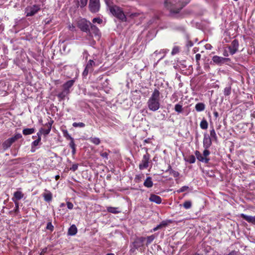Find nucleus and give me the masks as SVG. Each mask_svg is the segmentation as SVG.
Returning <instances> with one entry per match:
<instances>
[{
    "instance_id": "1",
    "label": "nucleus",
    "mask_w": 255,
    "mask_h": 255,
    "mask_svg": "<svg viewBox=\"0 0 255 255\" xmlns=\"http://www.w3.org/2000/svg\"><path fill=\"white\" fill-rule=\"evenodd\" d=\"M190 0H177L174 3L166 0L164 2L165 6L170 10V13L173 14L178 13L180 10L190 2Z\"/></svg>"
},
{
    "instance_id": "2",
    "label": "nucleus",
    "mask_w": 255,
    "mask_h": 255,
    "mask_svg": "<svg viewBox=\"0 0 255 255\" xmlns=\"http://www.w3.org/2000/svg\"><path fill=\"white\" fill-rule=\"evenodd\" d=\"M160 92L157 89H155L147 102L149 109L152 111H156L160 107Z\"/></svg>"
},
{
    "instance_id": "3",
    "label": "nucleus",
    "mask_w": 255,
    "mask_h": 255,
    "mask_svg": "<svg viewBox=\"0 0 255 255\" xmlns=\"http://www.w3.org/2000/svg\"><path fill=\"white\" fill-rule=\"evenodd\" d=\"M110 11L111 14L118 19L121 22H126L127 20V18L124 12L123 9L117 5L110 6Z\"/></svg>"
},
{
    "instance_id": "4",
    "label": "nucleus",
    "mask_w": 255,
    "mask_h": 255,
    "mask_svg": "<svg viewBox=\"0 0 255 255\" xmlns=\"http://www.w3.org/2000/svg\"><path fill=\"white\" fill-rule=\"evenodd\" d=\"M91 22L85 18H81L77 21V26L83 32H86L90 31V26Z\"/></svg>"
},
{
    "instance_id": "5",
    "label": "nucleus",
    "mask_w": 255,
    "mask_h": 255,
    "mask_svg": "<svg viewBox=\"0 0 255 255\" xmlns=\"http://www.w3.org/2000/svg\"><path fill=\"white\" fill-rule=\"evenodd\" d=\"M22 135L20 133H16L13 136L5 140L2 144L4 150L8 149L16 140L21 138Z\"/></svg>"
},
{
    "instance_id": "6",
    "label": "nucleus",
    "mask_w": 255,
    "mask_h": 255,
    "mask_svg": "<svg viewBox=\"0 0 255 255\" xmlns=\"http://www.w3.org/2000/svg\"><path fill=\"white\" fill-rule=\"evenodd\" d=\"M101 7L100 0H89L88 8L89 11L92 13H96L99 11Z\"/></svg>"
},
{
    "instance_id": "7",
    "label": "nucleus",
    "mask_w": 255,
    "mask_h": 255,
    "mask_svg": "<svg viewBox=\"0 0 255 255\" xmlns=\"http://www.w3.org/2000/svg\"><path fill=\"white\" fill-rule=\"evenodd\" d=\"M40 9L39 5L34 4L28 6L25 8V12L26 16H31L37 13Z\"/></svg>"
},
{
    "instance_id": "8",
    "label": "nucleus",
    "mask_w": 255,
    "mask_h": 255,
    "mask_svg": "<svg viewBox=\"0 0 255 255\" xmlns=\"http://www.w3.org/2000/svg\"><path fill=\"white\" fill-rule=\"evenodd\" d=\"M145 240L144 237L137 238L132 243V248L130 251L132 253L134 252L135 250L143 246V243Z\"/></svg>"
},
{
    "instance_id": "9",
    "label": "nucleus",
    "mask_w": 255,
    "mask_h": 255,
    "mask_svg": "<svg viewBox=\"0 0 255 255\" xmlns=\"http://www.w3.org/2000/svg\"><path fill=\"white\" fill-rule=\"evenodd\" d=\"M150 157V154L147 152L143 155L141 163L139 165V168L140 170L146 169L148 167Z\"/></svg>"
},
{
    "instance_id": "10",
    "label": "nucleus",
    "mask_w": 255,
    "mask_h": 255,
    "mask_svg": "<svg viewBox=\"0 0 255 255\" xmlns=\"http://www.w3.org/2000/svg\"><path fill=\"white\" fill-rule=\"evenodd\" d=\"M87 34L90 36H93L94 35V36L97 37L98 39L100 38L101 35L99 29L92 23H91L90 26V31L88 32Z\"/></svg>"
},
{
    "instance_id": "11",
    "label": "nucleus",
    "mask_w": 255,
    "mask_h": 255,
    "mask_svg": "<svg viewBox=\"0 0 255 255\" xmlns=\"http://www.w3.org/2000/svg\"><path fill=\"white\" fill-rule=\"evenodd\" d=\"M96 66V63L93 60H90L86 64V67L83 72V76L86 77L89 73L93 72V67Z\"/></svg>"
},
{
    "instance_id": "12",
    "label": "nucleus",
    "mask_w": 255,
    "mask_h": 255,
    "mask_svg": "<svg viewBox=\"0 0 255 255\" xmlns=\"http://www.w3.org/2000/svg\"><path fill=\"white\" fill-rule=\"evenodd\" d=\"M239 47V43L238 40L237 39L233 40L231 45L228 47L230 54L234 55L238 51Z\"/></svg>"
},
{
    "instance_id": "13",
    "label": "nucleus",
    "mask_w": 255,
    "mask_h": 255,
    "mask_svg": "<svg viewBox=\"0 0 255 255\" xmlns=\"http://www.w3.org/2000/svg\"><path fill=\"white\" fill-rule=\"evenodd\" d=\"M212 60L214 63L218 65H221L224 63L229 62L231 60L230 58H224L217 55L214 56Z\"/></svg>"
},
{
    "instance_id": "14",
    "label": "nucleus",
    "mask_w": 255,
    "mask_h": 255,
    "mask_svg": "<svg viewBox=\"0 0 255 255\" xmlns=\"http://www.w3.org/2000/svg\"><path fill=\"white\" fill-rule=\"evenodd\" d=\"M212 145V140L207 133H204L203 138V147L204 149H208Z\"/></svg>"
},
{
    "instance_id": "15",
    "label": "nucleus",
    "mask_w": 255,
    "mask_h": 255,
    "mask_svg": "<svg viewBox=\"0 0 255 255\" xmlns=\"http://www.w3.org/2000/svg\"><path fill=\"white\" fill-rule=\"evenodd\" d=\"M75 82V79H72L67 81L62 86L63 90L70 93V89L73 86Z\"/></svg>"
},
{
    "instance_id": "16",
    "label": "nucleus",
    "mask_w": 255,
    "mask_h": 255,
    "mask_svg": "<svg viewBox=\"0 0 255 255\" xmlns=\"http://www.w3.org/2000/svg\"><path fill=\"white\" fill-rule=\"evenodd\" d=\"M53 122V121H51L48 122V123L46 124L45 125V127H46V128H40V130L42 132L43 134H44L45 135H46L49 133V132H50L51 129V127H52Z\"/></svg>"
},
{
    "instance_id": "17",
    "label": "nucleus",
    "mask_w": 255,
    "mask_h": 255,
    "mask_svg": "<svg viewBox=\"0 0 255 255\" xmlns=\"http://www.w3.org/2000/svg\"><path fill=\"white\" fill-rule=\"evenodd\" d=\"M42 196L44 198V201L47 202H50L52 200V193L47 189L44 190V192L43 193Z\"/></svg>"
},
{
    "instance_id": "18",
    "label": "nucleus",
    "mask_w": 255,
    "mask_h": 255,
    "mask_svg": "<svg viewBox=\"0 0 255 255\" xmlns=\"http://www.w3.org/2000/svg\"><path fill=\"white\" fill-rule=\"evenodd\" d=\"M195 154L197 159L200 161L205 163H208L209 162L210 158L208 157H204L203 155H202L199 151L196 150Z\"/></svg>"
},
{
    "instance_id": "19",
    "label": "nucleus",
    "mask_w": 255,
    "mask_h": 255,
    "mask_svg": "<svg viewBox=\"0 0 255 255\" xmlns=\"http://www.w3.org/2000/svg\"><path fill=\"white\" fill-rule=\"evenodd\" d=\"M24 197V194L20 191H16L13 193V196L11 199L12 201L18 202V201L22 199Z\"/></svg>"
},
{
    "instance_id": "20",
    "label": "nucleus",
    "mask_w": 255,
    "mask_h": 255,
    "mask_svg": "<svg viewBox=\"0 0 255 255\" xmlns=\"http://www.w3.org/2000/svg\"><path fill=\"white\" fill-rule=\"evenodd\" d=\"M149 200L150 202H154L157 204H160L162 202L161 198L160 196L154 194H150V197L149 198Z\"/></svg>"
},
{
    "instance_id": "21",
    "label": "nucleus",
    "mask_w": 255,
    "mask_h": 255,
    "mask_svg": "<svg viewBox=\"0 0 255 255\" xmlns=\"http://www.w3.org/2000/svg\"><path fill=\"white\" fill-rule=\"evenodd\" d=\"M240 216L248 222L255 225V216H248L244 214H241Z\"/></svg>"
},
{
    "instance_id": "22",
    "label": "nucleus",
    "mask_w": 255,
    "mask_h": 255,
    "mask_svg": "<svg viewBox=\"0 0 255 255\" xmlns=\"http://www.w3.org/2000/svg\"><path fill=\"white\" fill-rule=\"evenodd\" d=\"M153 183L151 177H147L143 182V185L147 188H151L153 186Z\"/></svg>"
},
{
    "instance_id": "23",
    "label": "nucleus",
    "mask_w": 255,
    "mask_h": 255,
    "mask_svg": "<svg viewBox=\"0 0 255 255\" xmlns=\"http://www.w3.org/2000/svg\"><path fill=\"white\" fill-rule=\"evenodd\" d=\"M77 229L75 225H73L68 229V234L70 236H74L76 234Z\"/></svg>"
},
{
    "instance_id": "24",
    "label": "nucleus",
    "mask_w": 255,
    "mask_h": 255,
    "mask_svg": "<svg viewBox=\"0 0 255 255\" xmlns=\"http://www.w3.org/2000/svg\"><path fill=\"white\" fill-rule=\"evenodd\" d=\"M195 110L197 112H202L205 109V105L203 103H198L195 105Z\"/></svg>"
},
{
    "instance_id": "25",
    "label": "nucleus",
    "mask_w": 255,
    "mask_h": 255,
    "mask_svg": "<svg viewBox=\"0 0 255 255\" xmlns=\"http://www.w3.org/2000/svg\"><path fill=\"white\" fill-rule=\"evenodd\" d=\"M107 211L113 214H118L121 212L118 207H108L107 208Z\"/></svg>"
},
{
    "instance_id": "26",
    "label": "nucleus",
    "mask_w": 255,
    "mask_h": 255,
    "mask_svg": "<svg viewBox=\"0 0 255 255\" xmlns=\"http://www.w3.org/2000/svg\"><path fill=\"white\" fill-rule=\"evenodd\" d=\"M35 129L34 128H26L22 130V133L25 135H29L35 132Z\"/></svg>"
},
{
    "instance_id": "27",
    "label": "nucleus",
    "mask_w": 255,
    "mask_h": 255,
    "mask_svg": "<svg viewBox=\"0 0 255 255\" xmlns=\"http://www.w3.org/2000/svg\"><path fill=\"white\" fill-rule=\"evenodd\" d=\"M69 94V93L63 89L62 91L57 95V97L61 100H64L65 98Z\"/></svg>"
},
{
    "instance_id": "28",
    "label": "nucleus",
    "mask_w": 255,
    "mask_h": 255,
    "mask_svg": "<svg viewBox=\"0 0 255 255\" xmlns=\"http://www.w3.org/2000/svg\"><path fill=\"white\" fill-rule=\"evenodd\" d=\"M89 140L95 145H99L101 142V140L98 137H91L89 138Z\"/></svg>"
},
{
    "instance_id": "29",
    "label": "nucleus",
    "mask_w": 255,
    "mask_h": 255,
    "mask_svg": "<svg viewBox=\"0 0 255 255\" xmlns=\"http://www.w3.org/2000/svg\"><path fill=\"white\" fill-rule=\"evenodd\" d=\"M88 3V0H79L78 1V7L83 8L86 6Z\"/></svg>"
},
{
    "instance_id": "30",
    "label": "nucleus",
    "mask_w": 255,
    "mask_h": 255,
    "mask_svg": "<svg viewBox=\"0 0 255 255\" xmlns=\"http://www.w3.org/2000/svg\"><path fill=\"white\" fill-rule=\"evenodd\" d=\"M200 127L203 129H206L208 128V124L206 120H202L200 124Z\"/></svg>"
},
{
    "instance_id": "31",
    "label": "nucleus",
    "mask_w": 255,
    "mask_h": 255,
    "mask_svg": "<svg viewBox=\"0 0 255 255\" xmlns=\"http://www.w3.org/2000/svg\"><path fill=\"white\" fill-rule=\"evenodd\" d=\"M175 110L179 113H181L182 112V103H179L175 105Z\"/></svg>"
},
{
    "instance_id": "32",
    "label": "nucleus",
    "mask_w": 255,
    "mask_h": 255,
    "mask_svg": "<svg viewBox=\"0 0 255 255\" xmlns=\"http://www.w3.org/2000/svg\"><path fill=\"white\" fill-rule=\"evenodd\" d=\"M186 161L190 163H194L196 161V158L194 155H191L188 157Z\"/></svg>"
},
{
    "instance_id": "33",
    "label": "nucleus",
    "mask_w": 255,
    "mask_h": 255,
    "mask_svg": "<svg viewBox=\"0 0 255 255\" xmlns=\"http://www.w3.org/2000/svg\"><path fill=\"white\" fill-rule=\"evenodd\" d=\"M183 206L184 208L186 209H190L192 206V202L191 201H186L184 202V203L183 204Z\"/></svg>"
},
{
    "instance_id": "34",
    "label": "nucleus",
    "mask_w": 255,
    "mask_h": 255,
    "mask_svg": "<svg viewBox=\"0 0 255 255\" xmlns=\"http://www.w3.org/2000/svg\"><path fill=\"white\" fill-rule=\"evenodd\" d=\"M231 93V86L226 87L224 90V94L225 96H229Z\"/></svg>"
},
{
    "instance_id": "35",
    "label": "nucleus",
    "mask_w": 255,
    "mask_h": 255,
    "mask_svg": "<svg viewBox=\"0 0 255 255\" xmlns=\"http://www.w3.org/2000/svg\"><path fill=\"white\" fill-rule=\"evenodd\" d=\"M63 136L66 138L67 140L72 139V137L69 134L68 131L67 130H63Z\"/></svg>"
},
{
    "instance_id": "36",
    "label": "nucleus",
    "mask_w": 255,
    "mask_h": 255,
    "mask_svg": "<svg viewBox=\"0 0 255 255\" xmlns=\"http://www.w3.org/2000/svg\"><path fill=\"white\" fill-rule=\"evenodd\" d=\"M210 136L215 141L217 140V136L216 135L215 130L213 128L210 130Z\"/></svg>"
},
{
    "instance_id": "37",
    "label": "nucleus",
    "mask_w": 255,
    "mask_h": 255,
    "mask_svg": "<svg viewBox=\"0 0 255 255\" xmlns=\"http://www.w3.org/2000/svg\"><path fill=\"white\" fill-rule=\"evenodd\" d=\"M72 126L74 128H84L85 127V124L83 123H73Z\"/></svg>"
},
{
    "instance_id": "38",
    "label": "nucleus",
    "mask_w": 255,
    "mask_h": 255,
    "mask_svg": "<svg viewBox=\"0 0 255 255\" xmlns=\"http://www.w3.org/2000/svg\"><path fill=\"white\" fill-rule=\"evenodd\" d=\"M180 48L178 46H175L172 49V50L171 51V55H174L179 52Z\"/></svg>"
},
{
    "instance_id": "39",
    "label": "nucleus",
    "mask_w": 255,
    "mask_h": 255,
    "mask_svg": "<svg viewBox=\"0 0 255 255\" xmlns=\"http://www.w3.org/2000/svg\"><path fill=\"white\" fill-rule=\"evenodd\" d=\"M41 144V138H37L36 139H35V140H34L32 143H31V145L32 146H36L39 144Z\"/></svg>"
},
{
    "instance_id": "40",
    "label": "nucleus",
    "mask_w": 255,
    "mask_h": 255,
    "mask_svg": "<svg viewBox=\"0 0 255 255\" xmlns=\"http://www.w3.org/2000/svg\"><path fill=\"white\" fill-rule=\"evenodd\" d=\"M169 50H167V49H162L161 50H160L159 52H158L157 51H156L154 52V54L155 55H157V54L160 53H164V55L163 56L161 57L160 58V59L163 58L164 57V55L166 53H167Z\"/></svg>"
},
{
    "instance_id": "41",
    "label": "nucleus",
    "mask_w": 255,
    "mask_h": 255,
    "mask_svg": "<svg viewBox=\"0 0 255 255\" xmlns=\"http://www.w3.org/2000/svg\"><path fill=\"white\" fill-rule=\"evenodd\" d=\"M154 235H151L147 237L146 245L150 244L154 239Z\"/></svg>"
},
{
    "instance_id": "42",
    "label": "nucleus",
    "mask_w": 255,
    "mask_h": 255,
    "mask_svg": "<svg viewBox=\"0 0 255 255\" xmlns=\"http://www.w3.org/2000/svg\"><path fill=\"white\" fill-rule=\"evenodd\" d=\"M167 222L166 221H163L160 224L157 225L156 227L159 229L162 228L163 227H165L167 225Z\"/></svg>"
},
{
    "instance_id": "43",
    "label": "nucleus",
    "mask_w": 255,
    "mask_h": 255,
    "mask_svg": "<svg viewBox=\"0 0 255 255\" xmlns=\"http://www.w3.org/2000/svg\"><path fill=\"white\" fill-rule=\"evenodd\" d=\"M46 228L47 230H50L51 232H52L54 230V226L52 225L51 222H50L47 224Z\"/></svg>"
},
{
    "instance_id": "44",
    "label": "nucleus",
    "mask_w": 255,
    "mask_h": 255,
    "mask_svg": "<svg viewBox=\"0 0 255 255\" xmlns=\"http://www.w3.org/2000/svg\"><path fill=\"white\" fill-rule=\"evenodd\" d=\"M93 23H98L99 24H101L103 22V20L99 17H95L92 20Z\"/></svg>"
},
{
    "instance_id": "45",
    "label": "nucleus",
    "mask_w": 255,
    "mask_h": 255,
    "mask_svg": "<svg viewBox=\"0 0 255 255\" xmlns=\"http://www.w3.org/2000/svg\"><path fill=\"white\" fill-rule=\"evenodd\" d=\"M210 154V151L208 150V149H204V150L203 152V155L204 157H208L209 155Z\"/></svg>"
},
{
    "instance_id": "46",
    "label": "nucleus",
    "mask_w": 255,
    "mask_h": 255,
    "mask_svg": "<svg viewBox=\"0 0 255 255\" xmlns=\"http://www.w3.org/2000/svg\"><path fill=\"white\" fill-rule=\"evenodd\" d=\"M188 188H189L188 186H182L181 188H180L178 190H177V192L178 193L183 192L186 191Z\"/></svg>"
},
{
    "instance_id": "47",
    "label": "nucleus",
    "mask_w": 255,
    "mask_h": 255,
    "mask_svg": "<svg viewBox=\"0 0 255 255\" xmlns=\"http://www.w3.org/2000/svg\"><path fill=\"white\" fill-rule=\"evenodd\" d=\"M201 54H197L195 56V59L197 65H199V60L201 59Z\"/></svg>"
},
{
    "instance_id": "48",
    "label": "nucleus",
    "mask_w": 255,
    "mask_h": 255,
    "mask_svg": "<svg viewBox=\"0 0 255 255\" xmlns=\"http://www.w3.org/2000/svg\"><path fill=\"white\" fill-rule=\"evenodd\" d=\"M69 140H70V142L69 143V146L71 148H73V147H76V144H75L74 138H72V139H69Z\"/></svg>"
},
{
    "instance_id": "49",
    "label": "nucleus",
    "mask_w": 255,
    "mask_h": 255,
    "mask_svg": "<svg viewBox=\"0 0 255 255\" xmlns=\"http://www.w3.org/2000/svg\"><path fill=\"white\" fill-rule=\"evenodd\" d=\"M170 174H172L174 177H177L179 176V173L174 170H172L171 173Z\"/></svg>"
},
{
    "instance_id": "50",
    "label": "nucleus",
    "mask_w": 255,
    "mask_h": 255,
    "mask_svg": "<svg viewBox=\"0 0 255 255\" xmlns=\"http://www.w3.org/2000/svg\"><path fill=\"white\" fill-rule=\"evenodd\" d=\"M178 100V97L176 94V93H174L172 94L171 97V100H174V102H175L177 101Z\"/></svg>"
},
{
    "instance_id": "51",
    "label": "nucleus",
    "mask_w": 255,
    "mask_h": 255,
    "mask_svg": "<svg viewBox=\"0 0 255 255\" xmlns=\"http://www.w3.org/2000/svg\"><path fill=\"white\" fill-rule=\"evenodd\" d=\"M100 155L103 157V158H105L106 159H108V153L106 152H102L100 153Z\"/></svg>"
},
{
    "instance_id": "52",
    "label": "nucleus",
    "mask_w": 255,
    "mask_h": 255,
    "mask_svg": "<svg viewBox=\"0 0 255 255\" xmlns=\"http://www.w3.org/2000/svg\"><path fill=\"white\" fill-rule=\"evenodd\" d=\"M67 204V208L70 209V210H71L73 208V204L70 202H67L66 203Z\"/></svg>"
},
{
    "instance_id": "53",
    "label": "nucleus",
    "mask_w": 255,
    "mask_h": 255,
    "mask_svg": "<svg viewBox=\"0 0 255 255\" xmlns=\"http://www.w3.org/2000/svg\"><path fill=\"white\" fill-rule=\"evenodd\" d=\"M14 203V204H15V209H14V211L15 212H17L18 211V209H19V204H18V202H16V201H13Z\"/></svg>"
},
{
    "instance_id": "54",
    "label": "nucleus",
    "mask_w": 255,
    "mask_h": 255,
    "mask_svg": "<svg viewBox=\"0 0 255 255\" xmlns=\"http://www.w3.org/2000/svg\"><path fill=\"white\" fill-rule=\"evenodd\" d=\"M111 3V0H106V3L109 10H110V6H114V5H115V4H112Z\"/></svg>"
},
{
    "instance_id": "55",
    "label": "nucleus",
    "mask_w": 255,
    "mask_h": 255,
    "mask_svg": "<svg viewBox=\"0 0 255 255\" xmlns=\"http://www.w3.org/2000/svg\"><path fill=\"white\" fill-rule=\"evenodd\" d=\"M47 252V248H45L42 249L41 252L40 253L39 255H44Z\"/></svg>"
},
{
    "instance_id": "56",
    "label": "nucleus",
    "mask_w": 255,
    "mask_h": 255,
    "mask_svg": "<svg viewBox=\"0 0 255 255\" xmlns=\"http://www.w3.org/2000/svg\"><path fill=\"white\" fill-rule=\"evenodd\" d=\"M78 169V164H73L71 168V169L75 171Z\"/></svg>"
},
{
    "instance_id": "57",
    "label": "nucleus",
    "mask_w": 255,
    "mask_h": 255,
    "mask_svg": "<svg viewBox=\"0 0 255 255\" xmlns=\"http://www.w3.org/2000/svg\"><path fill=\"white\" fill-rule=\"evenodd\" d=\"M42 134H43V133L41 131V130L40 129L39 130V131L37 133V138H41V136Z\"/></svg>"
},
{
    "instance_id": "58",
    "label": "nucleus",
    "mask_w": 255,
    "mask_h": 255,
    "mask_svg": "<svg viewBox=\"0 0 255 255\" xmlns=\"http://www.w3.org/2000/svg\"><path fill=\"white\" fill-rule=\"evenodd\" d=\"M69 29L72 31H74L75 30V26L73 24L69 25Z\"/></svg>"
},
{
    "instance_id": "59",
    "label": "nucleus",
    "mask_w": 255,
    "mask_h": 255,
    "mask_svg": "<svg viewBox=\"0 0 255 255\" xmlns=\"http://www.w3.org/2000/svg\"><path fill=\"white\" fill-rule=\"evenodd\" d=\"M223 55L225 57H228L229 56L228 51L225 49L223 51Z\"/></svg>"
},
{
    "instance_id": "60",
    "label": "nucleus",
    "mask_w": 255,
    "mask_h": 255,
    "mask_svg": "<svg viewBox=\"0 0 255 255\" xmlns=\"http://www.w3.org/2000/svg\"><path fill=\"white\" fill-rule=\"evenodd\" d=\"M172 170H173V169H172L171 166L169 165L166 172H169V173H171Z\"/></svg>"
},
{
    "instance_id": "61",
    "label": "nucleus",
    "mask_w": 255,
    "mask_h": 255,
    "mask_svg": "<svg viewBox=\"0 0 255 255\" xmlns=\"http://www.w3.org/2000/svg\"><path fill=\"white\" fill-rule=\"evenodd\" d=\"M90 44L91 46H94L96 44V41L94 40H91Z\"/></svg>"
},
{
    "instance_id": "62",
    "label": "nucleus",
    "mask_w": 255,
    "mask_h": 255,
    "mask_svg": "<svg viewBox=\"0 0 255 255\" xmlns=\"http://www.w3.org/2000/svg\"><path fill=\"white\" fill-rule=\"evenodd\" d=\"M187 46L188 47H191L193 46V42L191 41H188L187 43Z\"/></svg>"
},
{
    "instance_id": "63",
    "label": "nucleus",
    "mask_w": 255,
    "mask_h": 255,
    "mask_svg": "<svg viewBox=\"0 0 255 255\" xmlns=\"http://www.w3.org/2000/svg\"><path fill=\"white\" fill-rule=\"evenodd\" d=\"M36 149V147H35V146H32L31 145V151L32 152H34L35 151Z\"/></svg>"
},
{
    "instance_id": "64",
    "label": "nucleus",
    "mask_w": 255,
    "mask_h": 255,
    "mask_svg": "<svg viewBox=\"0 0 255 255\" xmlns=\"http://www.w3.org/2000/svg\"><path fill=\"white\" fill-rule=\"evenodd\" d=\"M72 153L73 155H74L76 153V147L72 148Z\"/></svg>"
}]
</instances>
